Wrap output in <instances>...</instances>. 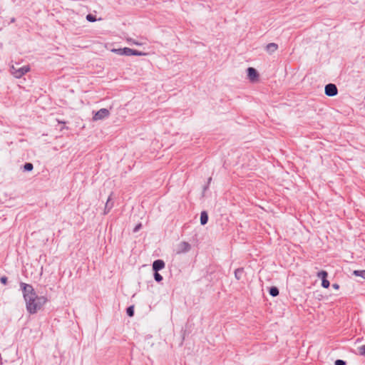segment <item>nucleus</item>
Wrapping results in <instances>:
<instances>
[{"instance_id":"obj_16","label":"nucleus","mask_w":365,"mask_h":365,"mask_svg":"<svg viewBox=\"0 0 365 365\" xmlns=\"http://www.w3.org/2000/svg\"><path fill=\"white\" fill-rule=\"evenodd\" d=\"M126 313L129 317H133L134 315V307H128L126 309Z\"/></svg>"},{"instance_id":"obj_11","label":"nucleus","mask_w":365,"mask_h":365,"mask_svg":"<svg viewBox=\"0 0 365 365\" xmlns=\"http://www.w3.org/2000/svg\"><path fill=\"white\" fill-rule=\"evenodd\" d=\"M113 202H111L110 197H109L106 203L104 213L105 214L108 213L110 211V210L113 207Z\"/></svg>"},{"instance_id":"obj_2","label":"nucleus","mask_w":365,"mask_h":365,"mask_svg":"<svg viewBox=\"0 0 365 365\" xmlns=\"http://www.w3.org/2000/svg\"><path fill=\"white\" fill-rule=\"evenodd\" d=\"M30 68L29 66H22L16 68L14 65L10 67L11 73L16 78L22 77L24 74L29 72Z\"/></svg>"},{"instance_id":"obj_3","label":"nucleus","mask_w":365,"mask_h":365,"mask_svg":"<svg viewBox=\"0 0 365 365\" xmlns=\"http://www.w3.org/2000/svg\"><path fill=\"white\" fill-rule=\"evenodd\" d=\"M110 112L106 108H101L98 110L93 115V120H100L108 117Z\"/></svg>"},{"instance_id":"obj_14","label":"nucleus","mask_w":365,"mask_h":365,"mask_svg":"<svg viewBox=\"0 0 365 365\" xmlns=\"http://www.w3.org/2000/svg\"><path fill=\"white\" fill-rule=\"evenodd\" d=\"M328 276V273L326 271L322 270L317 273V277L322 280L327 279Z\"/></svg>"},{"instance_id":"obj_5","label":"nucleus","mask_w":365,"mask_h":365,"mask_svg":"<svg viewBox=\"0 0 365 365\" xmlns=\"http://www.w3.org/2000/svg\"><path fill=\"white\" fill-rule=\"evenodd\" d=\"M123 53H124V56H141L145 55V53H143V52H141V51H137V50H134V49H132V48H123Z\"/></svg>"},{"instance_id":"obj_27","label":"nucleus","mask_w":365,"mask_h":365,"mask_svg":"<svg viewBox=\"0 0 365 365\" xmlns=\"http://www.w3.org/2000/svg\"><path fill=\"white\" fill-rule=\"evenodd\" d=\"M332 287L335 289H338L339 288V285L336 283L332 284Z\"/></svg>"},{"instance_id":"obj_8","label":"nucleus","mask_w":365,"mask_h":365,"mask_svg":"<svg viewBox=\"0 0 365 365\" xmlns=\"http://www.w3.org/2000/svg\"><path fill=\"white\" fill-rule=\"evenodd\" d=\"M191 248L190 245L186 242H182L178 246V253L187 252Z\"/></svg>"},{"instance_id":"obj_17","label":"nucleus","mask_w":365,"mask_h":365,"mask_svg":"<svg viewBox=\"0 0 365 365\" xmlns=\"http://www.w3.org/2000/svg\"><path fill=\"white\" fill-rule=\"evenodd\" d=\"M24 170L26 171H31L34 168L33 164L31 163H25L24 166Z\"/></svg>"},{"instance_id":"obj_7","label":"nucleus","mask_w":365,"mask_h":365,"mask_svg":"<svg viewBox=\"0 0 365 365\" xmlns=\"http://www.w3.org/2000/svg\"><path fill=\"white\" fill-rule=\"evenodd\" d=\"M165 262L162 259H156L153 263V269L154 272H159L165 267Z\"/></svg>"},{"instance_id":"obj_28","label":"nucleus","mask_w":365,"mask_h":365,"mask_svg":"<svg viewBox=\"0 0 365 365\" xmlns=\"http://www.w3.org/2000/svg\"><path fill=\"white\" fill-rule=\"evenodd\" d=\"M211 180H212V178H209V179H208V183H210V182H211Z\"/></svg>"},{"instance_id":"obj_10","label":"nucleus","mask_w":365,"mask_h":365,"mask_svg":"<svg viewBox=\"0 0 365 365\" xmlns=\"http://www.w3.org/2000/svg\"><path fill=\"white\" fill-rule=\"evenodd\" d=\"M208 221V215L207 212L202 211L200 214V223L202 225L207 224Z\"/></svg>"},{"instance_id":"obj_1","label":"nucleus","mask_w":365,"mask_h":365,"mask_svg":"<svg viewBox=\"0 0 365 365\" xmlns=\"http://www.w3.org/2000/svg\"><path fill=\"white\" fill-rule=\"evenodd\" d=\"M20 287L22 290L26 310L29 313H36L46 303L47 298L43 296H37L32 285L21 282Z\"/></svg>"},{"instance_id":"obj_21","label":"nucleus","mask_w":365,"mask_h":365,"mask_svg":"<svg viewBox=\"0 0 365 365\" xmlns=\"http://www.w3.org/2000/svg\"><path fill=\"white\" fill-rule=\"evenodd\" d=\"M334 365H346V361L342 359H337L335 361Z\"/></svg>"},{"instance_id":"obj_6","label":"nucleus","mask_w":365,"mask_h":365,"mask_svg":"<svg viewBox=\"0 0 365 365\" xmlns=\"http://www.w3.org/2000/svg\"><path fill=\"white\" fill-rule=\"evenodd\" d=\"M247 73L249 79L252 82L255 81L259 77L257 70L252 67H249L247 69Z\"/></svg>"},{"instance_id":"obj_13","label":"nucleus","mask_w":365,"mask_h":365,"mask_svg":"<svg viewBox=\"0 0 365 365\" xmlns=\"http://www.w3.org/2000/svg\"><path fill=\"white\" fill-rule=\"evenodd\" d=\"M269 294L272 297H277L279 294V289L277 287H272L269 289Z\"/></svg>"},{"instance_id":"obj_15","label":"nucleus","mask_w":365,"mask_h":365,"mask_svg":"<svg viewBox=\"0 0 365 365\" xmlns=\"http://www.w3.org/2000/svg\"><path fill=\"white\" fill-rule=\"evenodd\" d=\"M353 274L365 279V270H355Z\"/></svg>"},{"instance_id":"obj_22","label":"nucleus","mask_w":365,"mask_h":365,"mask_svg":"<svg viewBox=\"0 0 365 365\" xmlns=\"http://www.w3.org/2000/svg\"><path fill=\"white\" fill-rule=\"evenodd\" d=\"M112 51L119 55H124L123 48L113 49Z\"/></svg>"},{"instance_id":"obj_20","label":"nucleus","mask_w":365,"mask_h":365,"mask_svg":"<svg viewBox=\"0 0 365 365\" xmlns=\"http://www.w3.org/2000/svg\"><path fill=\"white\" fill-rule=\"evenodd\" d=\"M359 352L361 355L365 356V345L359 347Z\"/></svg>"},{"instance_id":"obj_18","label":"nucleus","mask_w":365,"mask_h":365,"mask_svg":"<svg viewBox=\"0 0 365 365\" xmlns=\"http://www.w3.org/2000/svg\"><path fill=\"white\" fill-rule=\"evenodd\" d=\"M154 279L156 282H160L163 280V277L158 272H154Z\"/></svg>"},{"instance_id":"obj_19","label":"nucleus","mask_w":365,"mask_h":365,"mask_svg":"<svg viewBox=\"0 0 365 365\" xmlns=\"http://www.w3.org/2000/svg\"><path fill=\"white\" fill-rule=\"evenodd\" d=\"M329 285H330V283L327 279H323V280H322V286L324 288H328L329 287Z\"/></svg>"},{"instance_id":"obj_26","label":"nucleus","mask_w":365,"mask_h":365,"mask_svg":"<svg viewBox=\"0 0 365 365\" xmlns=\"http://www.w3.org/2000/svg\"><path fill=\"white\" fill-rule=\"evenodd\" d=\"M128 42H130V43H133V44H135V45H141V43H138L136 41H135L134 40H132V39H128Z\"/></svg>"},{"instance_id":"obj_25","label":"nucleus","mask_w":365,"mask_h":365,"mask_svg":"<svg viewBox=\"0 0 365 365\" xmlns=\"http://www.w3.org/2000/svg\"><path fill=\"white\" fill-rule=\"evenodd\" d=\"M7 277H5V276H3L0 278V282L4 284H6L7 283Z\"/></svg>"},{"instance_id":"obj_24","label":"nucleus","mask_w":365,"mask_h":365,"mask_svg":"<svg viewBox=\"0 0 365 365\" xmlns=\"http://www.w3.org/2000/svg\"><path fill=\"white\" fill-rule=\"evenodd\" d=\"M142 225L140 223L138 224L133 229V232H137L141 228Z\"/></svg>"},{"instance_id":"obj_4","label":"nucleus","mask_w":365,"mask_h":365,"mask_svg":"<svg viewBox=\"0 0 365 365\" xmlns=\"http://www.w3.org/2000/svg\"><path fill=\"white\" fill-rule=\"evenodd\" d=\"M324 91L325 94L330 97L335 96L338 93L336 86L333 83L326 85Z\"/></svg>"},{"instance_id":"obj_12","label":"nucleus","mask_w":365,"mask_h":365,"mask_svg":"<svg viewBox=\"0 0 365 365\" xmlns=\"http://www.w3.org/2000/svg\"><path fill=\"white\" fill-rule=\"evenodd\" d=\"M244 273L243 268H238L235 271V277L237 279H240Z\"/></svg>"},{"instance_id":"obj_9","label":"nucleus","mask_w":365,"mask_h":365,"mask_svg":"<svg viewBox=\"0 0 365 365\" xmlns=\"http://www.w3.org/2000/svg\"><path fill=\"white\" fill-rule=\"evenodd\" d=\"M277 48H278V45L277 43H269L266 46L265 50L268 53L272 54L274 51H276L277 50Z\"/></svg>"},{"instance_id":"obj_23","label":"nucleus","mask_w":365,"mask_h":365,"mask_svg":"<svg viewBox=\"0 0 365 365\" xmlns=\"http://www.w3.org/2000/svg\"><path fill=\"white\" fill-rule=\"evenodd\" d=\"M86 19H87L88 21H91V22H93V21H96L95 17H94L93 15H91V14H88V15L86 16Z\"/></svg>"}]
</instances>
